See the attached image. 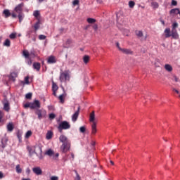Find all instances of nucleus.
Listing matches in <instances>:
<instances>
[{"mask_svg":"<svg viewBox=\"0 0 180 180\" xmlns=\"http://www.w3.org/2000/svg\"><path fill=\"white\" fill-rule=\"evenodd\" d=\"M57 91H55V90H53V95L54 96H57Z\"/></svg>","mask_w":180,"mask_h":180,"instance_id":"61","label":"nucleus"},{"mask_svg":"<svg viewBox=\"0 0 180 180\" xmlns=\"http://www.w3.org/2000/svg\"><path fill=\"white\" fill-rule=\"evenodd\" d=\"M52 138H53V132L51 131H48L46 136V140H51Z\"/></svg>","mask_w":180,"mask_h":180,"instance_id":"21","label":"nucleus"},{"mask_svg":"<svg viewBox=\"0 0 180 180\" xmlns=\"http://www.w3.org/2000/svg\"><path fill=\"white\" fill-rule=\"evenodd\" d=\"M46 155H49V157H53L54 155V151L53 150L49 149L45 153Z\"/></svg>","mask_w":180,"mask_h":180,"instance_id":"26","label":"nucleus"},{"mask_svg":"<svg viewBox=\"0 0 180 180\" xmlns=\"http://www.w3.org/2000/svg\"><path fill=\"white\" fill-rule=\"evenodd\" d=\"M165 69L166 71H168V72H171L172 71V66L169 64L165 65Z\"/></svg>","mask_w":180,"mask_h":180,"instance_id":"24","label":"nucleus"},{"mask_svg":"<svg viewBox=\"0 0 180 180\" xmlns=\"http://www.w3.org/2000/svg\"><path fill=\"white\" fill-rule=\"evenodd\" d=\"M34 29L35 32L37 30H39L40 29V20H39L34 25Z\"/></svg>","mask_w":180,"mask_h":180,"instance_id":"25","label":"nucleus"},{"mask_svg":"<svg viewBox=\"0 0 180 180\" xmlns=\"http://www.w3.org/2000/svg\"><path fill=\"white\" fill-rule=\"evenodd\" d=\"M7 129H8V131H12L13 130V124L12 123H9L7 125Z\"/></svg>","mask_w":180,"mask_h":180,"instance_id":"32","label":"nucleus"},{"mask_svg":"<svg viewBox=\"0 0 180 180\" xmlns=\"http://www.w3.org/2000/svg\"><path fill=\"white\" fill-rule=\"evenodd\" d=\"M129 30H126L124 32V36H129Z\"/></svg>","mask_w":180,"mask_h":180,"instance_id":"56","label":"nucleus"},{"mask_svg":"<svg viewBox=\"0 0 180 180\" xmlns=\"http://www.w3.org/2000/svg\"><path fill=\"white\" fill-rule=\"evenodd\" d=\"M23 18H25V14L22 13H20L18 14V19H19V22L20 23L22 22V20H23Z\"/></svg>","mask_w":180,"mask_h":180,"instance_id":"34","label":"nucleus"},{"mask_svg":"<svg viewBox=\"0 0 180 180\" xmlns=\"http://www.w3.org/2000/svg\"><path fill=\"white\" fill-rule=\"evenodd\" d=\"M58 86H57L56 83L53 82L52 91H58Z\"/></svg>","mask_w":180,"mask_h":180,"instance_id":"36","label":"nucleus"},{"mask_svg":"<svg viewBox=\"0 0 180 180\" xmlns=\"http://www.w3.org/2000/svg\"><path fill=\"white\" fill-rule=\"evenodd\" d=\"M15 169H16L17 174H22V168H20V165H17Z\"/></svg>","mask_w":180,"mask_h":180,"instance_id":"31","label":"nucleus"},{"mask_svg":"<svg viewBox=\"0 0 180 180\" xmlns=\"http://www.w3.org/2000/svg\"><path fill=\"white\" fill-rule=\"evenodd\" d=\"M3 105L4 110H6V112H9V109H11V108L9 107V101H8L6 98L4 100Z\"/></svg>","mask_w":180,"mask_h":180,"instance_id":"9","label":"nucleus"},{"mask_svg":"<svg viewBox=\"0 0 180 180\" xmlns=\"http://www.w3.org/2000/svg\"><path fill=\"white\" fill-rule=\"evenodd\" d=\"M172 26V30H176V27H178V22H174Z\"/></svg>","mask_w":180,"mask_h":180,"instance_id":"43","label":"nucleus"},{"mask_svg":"<svg viewBox=\"0 0 180 180\" xmlns=\"http://www.w3.org/2000/svg\"><path fill=\"white\" fill-rule=\"evenodd\" d=\"M77 180H80L81 178L79 177V174H77Z\"/></svg>","mask_w":180,"mask_h":180,"instance_id":"64","label":"nucleus"},{"mask_svg":"<svg viewBox=\"0 0 180 180\" xmlns=\"http://www.w3.org/2000/svg\"><path fill=\"white\" fill-rule=\"evenodd\" d=\"M4 46H5L6 47H11V40L8 39H6L4 43Z\"/></svg>","mask_w":180,"mask_h":180,"instance_id":"30","label":"nucleus"},{"mask_svg":"<svg viewBox=\"0 0 180 180\" xmlns=\"http://www.w3.org/2000/svg\"><path fill=\"white\" fill-rule=\"evenodd\" d=\"M87 22L88 23H95V22H96V20L89 18L87 19Z\"/></svg>","mask_w":180,"mask_h":180,"instance_id":"40","label":"nucleus"},{"mask_svg":"<svg viewBox=\"0 0 180 180\" xmlns=\"http://www.w3.org/2000/svg\"><path fill=\"white\" fill-rule=\"evenodd\" d=\"M51 180H58V176H51Z\"/></svg>","mask_w":180,"mask_h":180,"instance_id":"55","label":"nucleus"},{"mask_svg":"<svg viewBox=\"0 0 180 180\" xmlns=\"http://www.w3.org/2000/svg\"><path fill=\"white\" fill-rule=\"evenodd\" d=\"M59 141H60V143L62 144H66L68 143H70V141L68 139V138H67V136H65V135H60L59 136Z\"/></svg>","mask_w":180,"mask_h":180,"instance_id":"7","label":"nucleus"},{"mask_svg":"<svg viewBox=\"0 0 180 180\" xmlns=\"http://www.w3.org/2000/svg\"><path fill=\"white\" fill-rule=\"evenodd\" d=\"M172 5L173 6H176L178 5V2L176 1H175V0H172Z\"/></svg>","mask_w":180,"mask_h":180,"instance_id":"54","label":"nucleus"},{"mask_svg":"<svg viewBox=\"0 0 180 180\" xmlns=\"http://www.w3.org/2000/svg\"><path fill=\"white\" fill-rule=\"evenodd\" d=\"M71 148V142H69L68 143H62V145L60 146V151H62V153H68V151H70Z\"/></svg>","mask_w":180,"mask_h":180,"instance_id":"4","label":"nucleus"},{"mask_svg":"<svg viewBox=\"0 0 180 180\" xmlns=\"http://www.w3.org/2000/svg\"><path fill=\"white\" fill-rule=\"evenodd\" d=\"M68 67L69 68L74 70V68H77V62H75L74 60H70L68 62Z\"/></svg>","mask_w":180,"mask_h":180,"instance_id":"13","label":"nucleus"},{"mask_svg":"<svg viewBox=\"0 0 180 180\" xmlns=\"http://www.w3.org/2000/svg\"><path fill=\"white\" fill-rule=\"evenodd\" d=\"M33 68L37 71H40V63H33Z\"/></svg>","mask_w":180,"mask_h":180,"instance_id":"22","label":"nucleus"},{"mask_svg":"<svg viewBox=\"0 0 180 180\" xmlns=\"http://www.w3.org/2000/svg\"><path fill=\"white\" fill-rule=\"evenodd\" d=\"M26 63L28 65H32V59L30 58H27Z\"/></svg>","mask_w":180,"mask_h":180,"instance_id":"51","label":"nucleus"},{"mask_svg":"<svg viewBox=\"0 0 180 180\" xmlns=\"http://www.w3.org/2000/svg\"><path fill=\"white\" fill-rule=\"evenodd\" d=\"M26 174H27V175H29V174H30V169H29V168L26 169Z\"/></svg>","mask_w":180,"mask_h":180,"instance_id":"59","label":"nucleus"},{"mask_svg":"<svg viewBox=\"0 0 180 180\" xmlns=\"http://www.w3.org/2000/svg\"><path fill=\"white\" fill-rule=\"evenodd\" d=\"M171 36L172 39H174L175 40H178L179 39V34H178L176 30H172Z\"/></svg>","mask_w":180,"mask_h":180,"instance_id":"14","label":"nucleus"},{"mask_svg":"<svg viewBox=\"0 0 180 180\" xmlns=\"http://www.w3.org/2000/svg\"><path fill=\"white\" fill-rule=\"evenodd\" d=\"M23 8V3H21L20 4H18L14 9L15 12H16V13H22V11H23V9L22 8Z\"/></svg>","mask_w":180,"mask_h":180,"instance_id":"10","label":"nucleus"},{"mask_svg":"<svg viewBox=\"0 0 180 180\" xmlns=\"http://www.w3.org/2000/svg\"><path fill=\"white\" fill-rule=\"evenodd\" d=\"M46 35L40 34L39 35V40H46Z\"/></svg>","mask_w":180,"mask_h":180,"instance_id":"47","label":"nucleus"},{"mask_svg":"<svg viewBox=\"0 0 180 180\" xmlns=\"http://www.w3.org/2000/svg\"><path fill=\"white\" fill-rule=\"evenodd\" d=\"M85 130H86L85 127H81L79 128L80 133H85Z\"/></svg>","mask_w":180,"mask_h":180,"instance_id":"52","label":"nucleus"},{"mask_svg":"<svg viewBox=\"0 0 180 180\" xmlns=\"http://www.w3.org/2000/svg\"><path fill=\"white\" fill-rule=\"evenodd\" d=\"M27 150L29 151V154L32 157V155H33V154H36L37 155H39L37 153H36V148L34 146H32V147H27Z\"/></svg>","mask_w":180,"mask_h":180,"instance_id":"12","label":"nucleus"},{"mask_svg":"<svg viewBox=\"0 0 180 180\" xmlns=\"http://www.w3.org/2000/svg\"><path fill=\"white\" fill-rule=\"evenodd\" d=\"M136 34L138 37H143V32L142 31H136Z\"/></svg>","mask_w":180,"mask_h":180,"instance_id":"38","label":"nucleus"},{"mask_svg":"<svg viewBox=\"0 0 180 180\" xmlns=\"http://www.w3.org/2000/svg\"><path fill=\"white\" fill-rule=\"evenodd\" d=\"M32 171L34 174H36V175H41V174H43V171L40 167H34Z\"/></svg>","mask_w":180,"mask_h":180,"instance_id":"11","label":"nucleus"},{"mask_svg":"<svg viewBox=\"0 0 180 180\" xmlns=\"http://www.w3.org/2000/svg\"><path fill=\"white\" fill-rule=\"evenodd\" d=\"M179 8H173L170 11L171 15H178L179 13Z\"/></svg>","mask_w":180,"mask_h":180,"instance_id":"23","label":"nucleus"},{"mask_svg":"<svg viewBox=\"0 0 180 180\" xmlns=\"http://www.w3.org/2000/svg\"><path fill=\"white\" fill-rule=\"evenodd\" d=\"M71 128V124L67 121H63L59 124L58 129L59 130H68Z\"/></svg>","mask_w":180,"mask_h":180,"instance_id":"3","label":"nucleus"},{"mask_svg":"<svg viewBox=\"0 0 180 180\" xmlns=\"http://www.w3.org/2000/svg\"><path fill=\"white\" fill-rule=\"evenodd\" d=\"M173 79L174 81H175V82H179V78H178V77H176V75L173 76Z\"/></svg>","mask_w":180,"mask_h":180,"instance_id":"53","label":"nucleus"},{"mask_svg":"<svg viewBox=\"0 0 180 180\" xmlns=\"http://www.w3.org/2000/svg\"><path fill=\"white\" fill-rule=\"evenodd\" d=\"M41 104L39 100H34L33 102H31V109H40Z\"/></svg>","mask_w":180,"mask_h":180,"instance_id":"6","label":"nucleus"},{"mask_svg":"<svg viewBox=\"0 0 180 180\" xmlns=\"http://www.w3.org/2000/svg\"><path fill=\"white\" fill-rule=\"evenodd\" d=\"M151 6L153 9H157L158 8L159 5H158V3L153 1L151 3Z\"/></svg>","mask_w":180,"mask_h":180,"instance_id":"33","label":"nucleus"},{"mask_svg":"<svg viewBox=\"0 0 180 180\" xmlns=\"http://www.w3.org/2000/svg\"><path fill=\"white\" fill-rule=\"evenodd\" d=\"M32 136V131H27L25 134V139H29Z\"/></svg>","mask_w":180,"mask_h":180,"instance_id":"42","label":"nucleus"},{"mask_svg":"<svg viewBox=\"0 0 180 180\" xmlns=\"http://www.w3.org/2000/svg\"><path fill=\"white\" fill-rule=\"evenodd\" d=\"M120 51L124 53V54H133V51L127 49H120Z\"/></svg>","mask_w":180,"mask_h":180,"instance_id":"18","label":"nucleus"},{"mask_svg":"<svg viewBox=\"0 0 180 180\" xmlns=\"http://www.w3.org/2000/svg\"><path fill=\"white\" fill-rule=\"evenodd\" d=\"M64 98H65V96L64 94H61L59 96L58 99H59L60 103H64Z\"/></svg>","mask_w":180,"mask_h":180,"instance_id":"35","label":"nucleus"},{"mask_svg":"<svg viewBox=\"0 0 180 180\" xmlns=\"http://www.w3.org/2000/svg\"><path fill=\"white\" fill-rule=\"evenodd\" d=\"M89 122L91 123V133L92 134H96V124H98V120L95 117V111H93L89 115Z\"/></svg>","mask_w":180,"mask_h":180,"instance_id":"1","label":"nucleus"},{"mask_svg":"<svg viewBox=\"0 0 180 180\" xmlns=\"http://www.w3.org/2000/svg\"><path fill=\"white\" fill-rule=\"evenodd\" d=\"M35 113L38 116V119L39 120H41V119H43V110H40V109H37L36 111H35Z\"/></svg>","mask_w":180,"mask_h":180,"instance_id":"17","label":"nucleus"},{"mask_svg":"<svg viewBox=\"0 0 180 180\" xmlns=\"http://www.w3.org/2000/svg\"><path fill=\"white\" fill-rule=\"evenodd\" d=\"M83 61H84V64H88V63H89V56L85 55L83 57Z\"/></svg>","mask_w":180,"mask_h":180,"instance_id":"28","label":"nucleus"},{"mask_svg":"<svg viewBox=\"0 0 180 180\" xmlns=\"http://www.w3.org/2000/svg\"><path fill=\"white\" fill-rule=\"evenodd\" d=\"M32 103H27L24 105V108L26 109L27 108H30L32 109Z\"/></svg>","mask_w":180,"mask_h":180,"instance_id":"44","label":"nucleus"},{"mask_svg":"<svg viewBox=\"0 0 180 180\" xmlns=\"http://www.w3.org/2000/svg\"><path fill=\"white\" fill-rule=\"evenodd\" d=\"M47 63L48 64H56V63H57V59H56V57L51 56L49 57Z\"/></svg>","mask_w":180,"mask_h":180,"instance_id":"16","label":"nucleus"},{"mask_svg":"<svg viewBox=\"0 0 180 180\" xmlns=\"http://www.w3.org/2000/svg\"><path fill=\"white\" fill-rule=\"evenodd\" d=\"M11 16L12 18H17L18 15L15 13H12Z\"/></svg>","mask_w":180,"mask_h":180,"instance_id":"60","label":"nucleus"},{"mask_svg":"<svg viewBox=\"0 0 180 180\" xmlns=\"http://www.w3.org/2000/svg\"><path fill=\"white\" fill-rule=\"evenodd\" d=\"M26 99H32V93H28L25 95Z\"/></svg>","mask_w":180,"mask_h":180,"instance_id":"49","label":"nucleus"},{"mask_svg":"<svg viewBox=\"0 0 180 180\" xmlns=\"http://www.w3.org/2000/svg\"><path fill=\"white\" fill-rule=\"evenodd\" d=\"M70 75L71 71H70V70H66L63 72L61 71L59 77L60 82H65V81H70Z\"/></svg>","mask_w":180,"mask_h":180,"instance_id":"2","label":"nucleus"},{"mask_svg":"<svg viewBox=\"0 0 180 180\" xmlns=\"http://www.w3.org/2000/svg\"><path fill=\"white\" fill-rule=\"evenodd\" d=\"M10 39H15L16 38V33H11L9 36Z\"/></svg>","mask_w":180,"mask_h":180,"instance_id":"50","label":"nucleus"},{"mask_svg":"<svg viewBox=\"0 0 180 180\" xmlns=\"http://www.w3.org/2000/svg\"><path fill=\"white\" fill-rule=\"evenodd\" d=\"M17 77H18V73L15 72H11L9 75V79H11V81H13V82L16 81Z\"/></svg>","mask_w":180,"mask_h":180,"instance_id":"15","label":"nucleus"},{"mask_svg":"<svg viewBox=\"0 0 180 180\" xmlns=\"http://www.w3.org/2000/svg\"><path fill=\"white\" fill-rule=\"evenodd\" d=\"M173 91H174V92H176V94H179V91L176 89H173Z\"/></svg>","mask_w":180,"mask_h":180,"instance_id":"63","label":"nucleus"},{"mask_svg":"<svg viewBox=\"0 0 180 180\" xmlns=\"http://www.w3.org/2000/svg\"><path fill=\"white\" fill-rule=\"evenodd\" d=\"M55 118H56V115L54 113L49 114V119L51 120H53V119H55Z\"/></svg>","mask_w":180,"mask_h":180,"instance_id":"48","label":"nucleus"},{"mask_svg":"<svg viewBox=\"0 0 180 180\" xmlns=\"http://www.w3.org/2000/svg\"><path fill=\"white\" fill-rule=\"evenodd\" d=\"M93 28L94 29V30H98V25H94V26H93Z\"/></svg>","mask_w":180,"mask_h":180,"instance_id":"58","label":"nucleus"},{"mask_svg":"<svg viewBox=\"0 0 180 180\" xmlns=\"http://www.w3.org/2000/svg\"><path fill=\"white\" fill-rule=\"evenodd\" d=\"M3 13L5 16V18H9V16H11V12L9 11V10L8 9H5L4 11H3Z\"/></svg>","mask_w":180,"mask_h":180,"instance_id":"27","label":"nucleus"},{"mask_svg":"<svg viewBox=\"0 0 180 180\" xmlns=\"http://www.w3.org/2000/svg\"><path fill=\"white\" fill-rule=\"evenodd\" d=\"M81 108L79 106L77 110L72 115V122H77V119H78V116H79V110Z\"/></svg>","mask_w":180,"mask_h":180,"instance_id":"8","label":"nucleus"},{"mask_svg":"<svg viewBox=\"0 0 180 180\" xmlns=\"http://www.w3.org/2000/svg\"><path fill=\"white\" fill-rule=\"evenodd\" d=\"M4 116H5L4 112L0 111V123L1 122H4Z\"/></svg>","mask_w":180,"mask_h":180,"instance_id":"39","label":"nucleus"},{"mask_svg":"<svg viewBox=\"0 0 180 180\" xmlns=\"http://www.w3.org/2000/svg\"><path fill=\"white\" fill-rule=\"evenodd\" d=\"M26 36L28 39H31L32 41H36V39L37 37V33H36V32L33 33V30H30L29 31L27 32Z\"/></svg>","mask_w":180,"mask_h":180,"instance_id":"5","label":"nucleus"},{"mask_svg":"<svg viewBox=\"0 0 180 180\" xmlns=\"http://www.w3.org/2000/svg\"><path fill=\"white\" fill-rule=\"evenodd\" d=\"M33 15L35 18H38L39 15H40V13L39 12V11H34Z\"/></svg>","mask_w":180,"mask_h":180,"instance_id":"46","label":"nucleus"},{"mask_svg":"<svg viewBox=\"0 0 180 180\" xmlns=\"http://www.w3.org/2000/svg\"><path fill=\"white\" fill-rule=\"evenodd\" d=\"M21 84H22V85H25V84H26V85H29L30 82H29V77H25V82L24 81H21Z\"/></svg>","mask_w":180,"mask_h":180,"instance_id":"29","label":"nucleus"},{"mask_svg":"<svg viewBox=\"0 0 180 180\" xmlns=\"http://www.w3.org/2000/svg\"><path fill=\"white\" fill-rule=\"evenodd\" d=\"M165 34L166 38L171 37V30L169 28H166L165 30Z\"/></svg>","mask_w":180,"mask_h":180,"instance_id":"20","label":"nucleus"},{"mask_svg":"<svg viewBox=\"0 0 180 180\" xmlns=\"http://www.w3.org/2000/svg\"><path fill=\"white\" fill-rule=\"evenodd\" d=\"M116 46H117V49H119V50H120V49H122V48H120L118 42L116 43Z\"/></svg>","mask_w":180,"mask_h":180,"instance_id":"62","label":"nucleus"},{"mask_svg":"<svg viewBox=\"0 0 180 180\" xmlns=\"http://www.w3.org/2000/svg\"><path fill=\"white\" fill-rule=\"evenodd\" d=\"M32 54H33L32 53H29V51L25 50L22 51V56L25 58H30V57H32Z\"/></svg>","mask_w":180,"mask_h":180,"instance_id":"19","label":"nucleus"},{"mask_svg":"<svg viewBox=\"0 0 180 180\" xmlns=\"http://www.w3.org/2000/svg\"><path fill=\"white\" fill-rule=\"evenodd\" d=\"M120 91H127V86H126V84L121 85L120 86Z\"/></svg>","mask_w":180,"mask_h":180,"instance_id":"37","label":"nucleus"},{"mask_svg":"<svg viewBox=\"0 0 180 180\" xmlns=\"http://www.w3.org/2000/svg\"><path fill=\"white\" fill-rule=\"evenodd\" d=\"M134 5H136V3H134V1H129V8H134Z\"/></svg>","mask_w":180,"mask_h":180,"instance_id":"41","label":"nucleus"},{"mask_svg":"<svg viewBox=\"0 0 180 180\" xmlns=\"http://www.w3.org/2000/svg\"><path fill=\"white\" fill-rule=\"evenodd\" d=\"M73 6H76V5H79V0H74L72 1Z\"/></svg>","mask_w":180,"mask_h":180,"instance_id":"45","label":"nucleus"},{"mask_svg":"<svg viewBox=\"0 0 180 180\" xmlns=\"http://www.w3.org/2000/svg\"><path fill=\"white\" fill-rule=\"evenodd\" d=\"M5 176H4V173L2 172H0V179H2V178H4Z\"/></svg>","mask_w":180,"mask_h":180,"instance_id":"57","label":"nucleus"}]
</instances>
